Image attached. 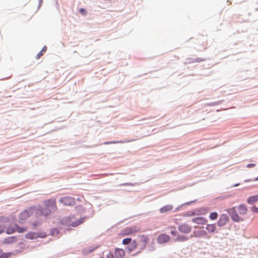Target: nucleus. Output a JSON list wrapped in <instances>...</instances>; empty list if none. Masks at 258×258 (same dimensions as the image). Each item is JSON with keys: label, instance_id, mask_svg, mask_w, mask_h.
Here are the masks:
<instances>
[{"label": "nucleus", "instance_id": "nucleus-19", "mask_svg": "<svg viewBox=\"0 0 258 258\" xmlns=\"http://www.w3.org/2000/svg\"><path fill=\"white\" fill-rule=\"evenodd\" d=\"M173 208V207L171 205H166L164 207H162L160 209V212L161 213H165L168 211H171Z\"/></svg>", "mask_w": 258, "mask_h": 258}, {"label": "nucleus", "instance_id": "nucleus-5", "mask_svg": "<svg viewBox=\"0 0 258 258\" xmlns=\"http://www.w3.org/2000/svg\"><path fill=\"white\" fill-rule=\"evenodd\" d=\"M139 237L140 241L139 242V245L140 247V249L142 250L146 247L147 243L149 241V238L148 236L145 235H142L140 236Z\"/></svg>", "mask_w": 258, "mask_h": 258}, {"label": "nucleus", "instance_id": "nucleus-17", "mask_svg": "<svg viewBox=\"0 0 258 258\" xmlns=\"http://www.w3.org/2000/svg\"><path fill=\"white\" fill-rule=\"evenodd\" d=\"M16 241H17V238L15 237L11 236V237H8L7 238H5L3 241V242L6 244H9V243L15 242Z\"/></svg>", "mask_w": 258, "mask_h": 258}, {"label": "nucleus", "instance_id": "nucleus-24", "mask_svg": "<svg viewBox=\"0 0 258 258\" xmlns=\"http://www.w3.org/2000/svg\"><path fill=\"white\" fill-rule=\"evenodd\" d=\"M168 228L171 229V230L170 231V233L172 235H173V236H177V232L175 230V228L174 227H169Z\"/></svg>", "mask_w": 258, "mask_h": 258}, {"label": "nucleus", "instance_id": "nucleus-23", "mask_svg": "<svg viewBox=\"0 0 258 258\" xmlns=\"http://www.w3.org/2000/svg\"><path fill=\"white\" fill-rule=\"evenodd\" d=\"M16 231H18L19 233H22L26 231V229L25 228H21L18 227L17 225H15Z\"/></svg>", "mask_w": 258, "mask_h": 258}, {"label": "nucleus", "instance_id": "nucleus-2", "mask_svg": "<svg viewBox=\"0 0 258 258\" xmlns=\"http://www.w3.org/2000/svg\"><path fill=\"white\" fill-rule=\"evenodd\" d=\"M84 222V218H81L78 220H76L74 216H71L64 219L62 220L63 224L68 226H72L73 227H76Z\"/></svg>", "mask_w": 258, "mask_h": 258}, {"label": "nucleus", "instance_id": "nucleus-34", "mask_svg": "<svg viewBox=\"0 0 258 258\" xmlns=\"http://www.w3.org/2000/svg\"><path fill=\"white\" fill-rule=\"evenodd\" d=\"M252 210L254 213H258V208L255 207H253L252 208Z\"/></svg>", "mask_w": 258, "mask_h": 258}, {"label": "nucleus", "instance_id": "nucleus-30", "mask_svg": "<svg viewBox=\"0 0 258 258\" xmlns=\"http://www.w3.org/2000/svg\"><path fill=\"white\" fill-rule=\"evenodd\" d=\"M80 13L83 15H85L87 14L86 10L84 8H81L79 9Z\"/></svg>", "mask_w": 258, "mask_h": 258}, {"label": "nucleus", "instance_id": "nucleus-11", "mask_svg": "<svg viewBox=\"0 0 258 258\" xmlns=\"http://www.w3.org/2000/svg\"><path fill=\"white\" fill-rule=\"evenodd\" d=\"M192 221L197 224L204 225L207 222V220L201 217H196L192 219Z\"/></svg>", "mask_w": 258, "mask_h": 258}, {"label": "nucleus", "instance_id": "nucleus-3", "mask_svg": "<svg viewBox=\"0 0 258 258\" xmlns=\"http://www.w3.org/2000/svg\"><path fill=\"white\" fill-rule=\"evenodd\" d=\"M140 228L137 226H132L125 227L119 233V235L121 236L136 233L139 231Z\"/></svg>", "mask_w": 258, "mask_h": 258}, {"label": "nucleus", "instance_id": "nucleus-37", "mask_svg": "<svg viewBox=\"0 0 258 258\" xmlns=\"http://www.w3.org/2000/svg\"><path fill=\"white\" fill-rule=\"evenodd\" d=\"M255 166V164H249L247 165V168L253 167Z\"/></svg>", "mask_w": 258, "mask_h": 258}, {"label": "nucleus", "instance_id": "nucleus-36", "mask_svg": "<svg viewBox=\"0 0 258 258\" xmlns=\"http://www.w3.org/2000/svg\"><path fill=\"white\" fill-rule=\"evenodd\" d=\"M106 258H114V257L112 253H110L107 255Z\"/></svg>", "mask_w": 258, "mask_h": 258}, {"label": "nucleus", "instance_id": "nucleus-25", "mask_svg": "<svg viewBox=\"0 0 258 258\" xmlns=\"http://www.w3.org/2000/svg\"><path fill=\"white\" fill-rule=\"evenodd\" d=\"M218 217V214L216 212L211 213L210 215V218L211 220H215Z\"/></svg>", "mask_w": 258, "mask_h": 258}, {"label": "nucleus", "instance_id": "nucleus-15", "mask_svg": "<svg viewBox=\"0 0 258 258\" xmlns=\"http://www.w3.org/2000/svg\"><path fill=\"white\" fill-rule=\"evenodd\" d=\"M206 228L209 233H214L216 230V225L215 224H208Z\"/></svg>", "mask_w": 258, "mask_h": 258}, {"label": "nucleus", "instance_id": "nucleus-26", "mask_svg": "<svg viewBox=\"0 0 258 258\" xmlns=\"http://www.w3.org/2000/svg\"><path fill=\"white\" fill-rule=\"evenodd\" d=\"M197 212L199 213V214H205L207 212V210L205 208H201L197 210ZM199 214V213H198Z\"/></svg>", "mask_w": 258, "mask_h": 258}, {"label": "nucleus", "instance_id": "nucleus-13", "mask_svg": "<svg viewBox=\"0 0 258 258\" xmlns=\"http://www.w3.org/2000/svg\"><path fill=\"white\" fill-rule=\"evenodd\" d=\"M39 236L38 234L35 232H29L25 235V238L28 239H35Z\"/></svg>", "mask_w": 258, "mask_h": 258}, {"label": "nucleus", "instance_id": "nucleus-28", "mask_svg": "<svg viewBox=\"0 0 258 258\" xmlns=\"http://www.w3.org/2000/svg\"><path fill=\"white\" fill-rule=\"evenodd\" d=\"M197 214H198V213H196L195 211H191L188 212L186 214V216H194V215H197Z\"/></svg>", "mask_w": 258, "mask_h": 258}, {"label": "nucleus", "instance_id": "nucleus-8", "mask_svg": "<svg viewBox=\"0 0 258 258\" xmlns=\"http://www.w3.org/2000/svg\"><path fill=\"white\" fill-rule=\"evenodd\" d=\"M229 221V217L226 214H222L217 222L219 226L222 227L226 225Z\"/></svg>", "mask_w": 258, "mask_h": 258}, {"label": "nucleus", "instance_id": "nucleus-22", "mask_svg": "<svg viewBox=\"0 0 258 258\" xmlns=\"http://www.w3.org/2000/svg\"><path fill=\"white\" fill-rule=\"evenodd\" d=\"M16 231V228H15V225L14 227L13 226H10L7 228L6 230V232L8 234H11L13 233H14Z\"/></svg>", "mask_w": 258, "mask_h": 258}, {"label": "nucleus", "instance_id": "nucleus-20", "mask_svg": "<svg viewBox=\"0 0 258 258\" xmlns=\"http://www.w3.org/2000/svg\"><path fill=\"white\" fill-rule=\"evenodd\" d=\"M188 240V237L183 235H178L177 237L174 239L175 241L183 242Z\"/></svg>", "mask_w": 258, "mask_h": 258}, {"label": "nucleus", "instance_id": "nucleus-10", "mask_svg": "<svg viewBox=\"0 0 258 258\" xmlns=\"http://www.w3.org/2000/svg\"><path fill=\"white\" fill-rule=\"evenodd\" d=\"M170 240V236L165 234H162L160 235L158 238V242L160 243H163L168 242Z\"/></svg>", "mask_w": 258, "mask_h": 258}, {"label": "nucleus", "instance_id": "nucleus-39", "mask_svg": "<svg viewBox=\"0 0 258 258\" xmlns=\"http://www.w3.org/2000/svg\"><path fill=\"white\" fill-rule=\"evenodd\" d=\"M256 179H257V180H258V177H257V178H256Z\"/></svg>", "mask_w": 258, "mask_h": 258}, {"label": "nucleus", "instance_id": "nucleus-7", "mask_svg": "<svg viewBox=\"0 0 258 258\" xmlns=\"http://www.w3.org/2000/svg\"><path fill=\"white\" fill-rule=\"evenodd\" d=\"M179 231L183 233L187 234L191 231V227L186 224H182L178 226Z\"/></svg>", "mask_w": 258, "mask_h": 258}, {"label": "nucleus", "instance_id": "nucleus-16", "mask_svg": "<svg viewBox=\"0 0 258 258\" xmlns=\"http://www.w3.org/2000/svg\"><path fill=\"white\" fill-rule=\"evenodd\" d=\"M194 234L196 237H206L207 236V233L205 230L195 231Z\"/></svg>", "mask_w": 258, "mask_h": 258}, {"label": "nucleus", "instance_id": "nucleus-4", "mask_svg": "<svg viewBox=\"0 0 258 258\" xmlns=\"http://www.w3.org/2000/svg\"><path fill=\"white\" fill-rule=\"evenodd\" d=\"M228 213L232 219L235 222L242 221V219L236 213L235 208H231L228 210Z\"/></svg>", "mask_w": 258, "mask_h": 258}, {"label": "nucleus", "instance_id": "nucleus-6", "mask_svg": "<svg viewBox=\"0 0 258 258\" xmlns=\"http://www.w3.org/2000/svg\"><path fill=\"white\" fill-rule=\"evenodd\" d=\"M59 202L66 206H71L75 204V200L70 197H63L59 200Z\"/></svg>", "mask_w": 258, "mask_h": 258}, {"label": "nucleus", "instance_id": "nucleus-18", "mask_svg": "<svg viewBox=\"0 0 258 258\" xmlns=\"http://www.w3.org/2000/svg\"><path fill=\"white\" fill-rule=\"evenodd\" d=\"M257 201H258V195L250 197L247 200V203L250 204H252Z\"/></svg>", "mask_w": 258, "mask_h": 258}, {"label": "nucleus", "instance_id": "nucleus-9", "mask_svg": "<svg viewBox=\"0 0 258 258\" xmlns=\"http://www.w3.org/2000/svg\"><path fill=\"white\" fill-rule=\"evenodd\" d=\"M32 209L25 210L21 213L19 219L21 220H24L27 219L33 213Z\"/></svg>", "mask_w": 258, "mask_h": 258}, {"label": "nucleus", "instance_id": "nucleus-27", "mask_svg": "<svg viewBox=\"0 0 258 258\" xmlns=\"http://www.w3.org/2000/svg\"><path fill=\"white\" fill-rule=\"evenodd\" d=\"M132 241V238H127L123 239L122 240V244L124 245H127L131 243Z\"/></svg>", "mask_w": 258, "mask_h": 258}, {"label": "nucleus", "instance_id": "nucleus-29", "mask_svg": "<svg viewBox=\"0 0 258 258\" xmlns=\"http://www.w3.org/2000/svg\"><path fill=\"white\" fill-rule=\"evenodd\" d=\"M8 221V219L5 217H0V223H3Z\"/></svg>", "mask_w": 258, "mask_h": 258}, {"label": "nucleus", "instance_id": "nucleus-1", "mask_svg": "<svg viewBox=\"0 0 258 258\" xmlns=\"http://www.w3.org/2000/svg\"><path fill=\"white\" fill-rule=\"evenodd\" d=\"M44 207L39 210L41 215L46 216L51 213L55 212L57 209L56 201L54 199H51L44 202Z\"/></svg>", "mask_w": 258, "mask_h": 258}, {"label": "nucleus", "instance_id": "nucleus-31", "mask_svg": "<svg viewBox=\"0 0 258 258\" xmlns=\"http://www.w3.org/2000/svg\"><path fill=\"white\" fill-rule=\"evenodd\" d=\"M94 250V249H84L83 250V252L85 253V254H88V253H90V252H91L92 251H93V250Z\"/></svg>", "mask_w": 258, "mask_h": 258}, {"label": "nucleus", "instance_id": "nucleus-32", "mask_svg": "<svg viewBox=\"0 0 258 258\" xmlns=\"http://www.w3.org/2000/svg\"><path fill=\"white\" fill-rule=\"evenodd\" d=\"M6 227L4 225H0V234L4 232Z\"/></svg>", "mask_w": 258, "mask_h": 258}, {"label": "nucleus", "instance_id": "nucleus-35", "mask_svg": "<svg viewBox=\"0 0 258 258\" xmlns=\"http://www.w3.org/2000/svg\"><path fill=\"white\" fill-rule=\"evenodd\" d=\"M47 50V47L46 46H44L42 47L41 50L40 51L41 52H42V53H43V52H45Z\"/></svg>", "mask_w": 258, "mask_h": 258}, {"label": "nucleus", "instance_id": "nucleus-12", "mask_svg": "<svg viewBox=\"0 0 258 258\" xmlns=\"http://www.w3.org/2000/svg\"><path fill=\"white\" fill-rule=\"evenodd\" d=\"M116 258H123L125 255L124 250L122 248H116L114 251Z\"/></svg>", "mask_w": 258, "mask_h": 258}, {"label": "nucleus", "instance_id": "nucleus-14", "mask_svg": "<svg viewBox=\"0 0 258 258\" xmlns=\"http://www.w3.org/2000/svg\"><path fill=\"white\" fill-rule=\"evenodd\" d=\"M238 211L240 215H245L247 211V208L244 205H240L238 207Z\"/></svg>", "mask_w": 258, "mask_h": 258}, {"label": "nucleus", "instance_id": "nucleus-33", "mask_svg": "<svg viewBox=\"0 0 258 258\" xmlns=\"http://www.w3.org/2000/svg\"><path fill=\"white\" fill-rule=\"evenodd\" d=\"M43 55V53H42V52L40 51L39 52H38L37 53V54L36 55V58L37 59H39L42 55Z\"/></svg>", "mask_w": 258, "mask_h": 258}, {"label": "nucleus", "instance_id": "nucleus-38", "mask_svg": "<svg viewBox=\"0 0 258 258\" xmlns=\"http://www.w3.org/2000/svg\"><path fill=\"white\" fill-rule=\"evenodd\" d=\"M7 257V256L6 255L4 257V258H6Z\"/></svg>", "mask_w": 258, "mask_h": 258}, {"label": "nucleus", "instance_id": "nucleus-21", "mask_svg": "<svg viewBox=\"0 0 258 258\" xmlns=\"http://www.w3.org/2000/svg\"><path fill=\"white\" fill-rule=\"evenodd\" d=\"M137 246H138L137 241L136 240H134L132 241L131 245L128 247V250L130 251H133L137 248Z\"/></svg>", "mask_w": 258, "mask_h": 258}]
</instances>
